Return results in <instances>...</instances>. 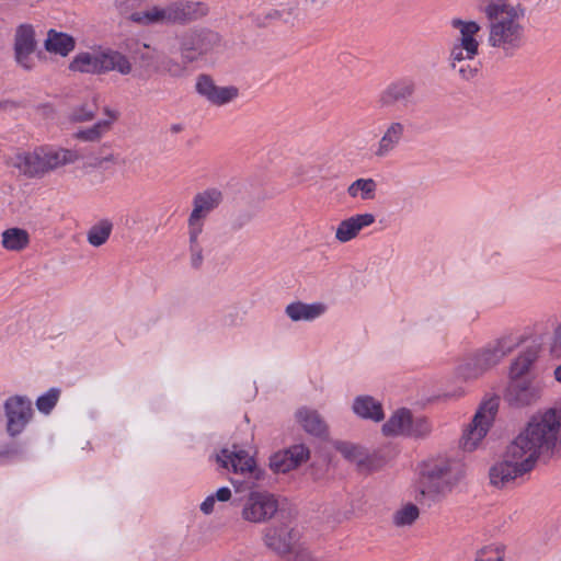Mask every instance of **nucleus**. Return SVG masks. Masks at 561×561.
<instances>
[{"instance_id": "nucleus-46", "label": "nucleus", "mask_w": 561, "mask_h": 561, "mask_svg": "<svg viewBox=\"0 0 561 561\" xmlns=\"http://www.w3.org/2000/svg\"><path fill=\"white\" fill-rule=\"evenodd\" d=\"M215 502L216 500L213 497V495H208L204 502L201 504V511L204 513V514H210L214 512V506H215Z\"/></svg>"}, {"instance_id": "nucleus-21", "label": "nucleus", "mask_w": 561, "mask_h": 561, "mask_svg": "<svg viewBox=\"0 0 561 561\" xmlns=\"http://www.w3.org/2000/svg\"><path fill=\"white\" fill-rule=\"evenodd\" d=\"M376 218L373 214H356L342 220L335 231V239L341 243H346L355 239L360 230L373 225Z\"/></svg>"}, {"instance_id": "nucleus-20", "label": "nucleus", "mask_w": 561, "mask_h": 561, "mask_svg": "<svg viewBox=\"0 0 561 561\" xmlns=\"http://www.w3.org/2000/svg\"><path fill=\"white\" fill-rule=\"evenodd\" d=\"M309 458V449L305 445H294L288 449L274 454L270 467L274 472H288Z\"/></svg>"}, {"instance_id": "nucleus-27", "label": "nucleus", "mask_w": 561, "mask_h": 561, "mask_svg": "<svg viewBox=\"0 0 561 561\" xmlns=\"http://www.w3.org/2000/svg\"><path fill=\"white\" fill-rule=\"evenodd\" d=\"M353 410L358 416L375 422H380L385 417L381 403L370 396L357 397Z\"/></svg>"}, {"instance_id": "nucleus-15", "label": "nucleus", "mask_w": 561, "mask_h": 561, "mask_svg": "<svg viewBox=\"0 0 561 561\" xmlns=\"http://www.w3.org/2000/svg\"><path fill=\"white\" fill-rule=\"evenodd\" d=\"M218 42V35L209 31L187 33L181 43L183 59L191 62L207 54Z\"/></svg>"}, {"instance_id": "nucleus-38", "label": "nucleus", "mask_w": 561, "mask_h": 561, "mask_svg": "<svg viewBox=\"0 0 561 561\" xmlns=\"http://www.w3.org/2000/svg\"><path fill=\"white\" fill-rule=\"evenodd\" d=\"M478 54H479V51H473V50L470 53H467L466 48H462V46L460 44L455 42L450 48V53H449V57H448L449 67L451 69H456L459 64H462L467 60H473L476 58V56H478Z\"/></svg>"}, {"instance_id": "nucleus-31", "label": "nucleus", "mask_w": 561, "mask_h": 561, "mask_svg": "<svg viewBox=\"0 0 561 561\" xmlns=\"http://www.w3.org/2000/svg\"><path fill=\"white\" fill-rule=\"evenodd\" d=\"M538 353L535 348L524 351L512 364L510 369L511 380L524 379L523 377L529 371L536 362Z\"/></svg>"}, {"instance_id": "nucleus-6", "label": "nucleus", "mask_w": 561, "mask_h": 561, "mask_svg": "<svg viewBox=\"0 0 561 561\" xmlns=\"http://www.w3.org/2000/svg\"><path fill=\"white\" fill-rule=\"evenodd\" d=\"M70 69L84 73H105L117 71L123 76L133 70L129 59L116 50L83 51L78 54L70 62Z\"/></svg>"}, {"instance_id": "nucleus-40", "label": "nucleus", "mask_w": 561, "mask_h": 561, "mask_svg": "<svg viewBox=\"0 0 561 561\" xmlns=\"http://www.w3.org/2000/svg\"><path fill=\"white\" fill-rule=\"evenodd\" d=\"M431 431L432 426L427 419L423 416H412V422L410 423V428L407 436L414 438H424L431 433Z\"/></svg>"}, {"instance_id": "nucleus-43", "label": "nucleus", "mask_w": 561, "mask_h": 561, "mask_svg": "<svg viewBox=\"0 0 561 561\" xmlns=\"http://www.w3.org/2000/svg\"><path fill=\"white\" fill-rule=\"evenodd\" d=\"M461 79L463 80H471L478 75V67H473L471 65H468L465 62L459 64L457 68L455 69Z\"/></svg>"}, {"instance_id": "nucleus-35", "label": "nucleus", "mask_w": 561, "mask_h": 561, "mask_svg": "<svg viewBox=\"0 0 561 561\" xmlns=\"http://www.w3.org/2000/svg\"><path fill=\"white\" fill-rule=\"evenodd\" d=\"M337 450L348 460L355 462L358 467H364L369 462V455L363 447L350 444L341 443L337 446Z\"/></svg>"}, {"instance_id": "nucleus-50", "label": "nucleus", "mask_w": 561, "mask_h": 561, "mask_svg": "<svg viewBox=\"0 0 561 561\" xmlns=\"http://www.w3.org/2000/svg\"><path fill=\"white\" fill-rule=\"evenodd\" d=\"M171 130L173 133H180L182 130V126L180 124L172 125Z\"/></svg>"}, {"instance_id": "nucleus-26", "label": "nucleus", "mask_w": 561, "mask_h": 561, "mask_svg": "<svg viewBox=\"0 0 561 561\" xmlns=\"http://www.w3.org/2000/svg\"><path fill=\"white\" fill-rule=\"evenodd\" d=\"M298 423L310 435L321 437L327 434V424L321 415L307 408H301L296 412Z\"/></svg>"}, {"instance_id": "nucleus-8", "label": "nucleus", "mask_w": 561, "mask_h": 561, "mask_svg": "<svg viewBox=\"0 0 561 561\" xmlns=\"http://www.w3.org/2000/svg\"><path fill=\"white\" fill-rule=\"evenodd\" d=\"M499 410V398L492 397L481 402L471 423L465 431L460 446L463 450L472 451L489 432Z\"/></svg>"}, {"instance_id": "nucleus-41", "label": "nucleus", "mask_w": 561, "mask_h": 561, "mask_svg": "<svg viewBox=\"0 0 561 561\" xmlns=\"http://www.w3.org/2000/svg\"><path fill=\"white\" fill-rule=\"evenodd\" d=\"M284 561H321L317 557H314L311 551L298 543L296 548L291 550V552L287 556Z\"/></svg>"}, {"instance_id": "nucleus-44", "label": "nucleus", "mask_w": 561, "mask_h": 561, "mask_svg": "<svg viewBox=\"0 0 561 561\" xmlns=\"http://www.w3.org/2000/svg\"><path fill=\"white\" fill-rule=\"evenodd\" d=\"M164 70L171 77H182L185 73V67L173 59H168L164 62Z\"/></svg>"}, {"instance_id": "nucleus-34", "label": "nucleus", "mask_w": 561, "mask_h": 561, "mask_svg": "<svg viewBox=\"0 0 561 561\" xmlns=\"http://www.w3.org/2000/svg\"><path fill=\"white\" fill-rule=\"evenodd\" d=\"M377 190V183L374 179H357L347 187V194L355 198L360 196L362 199H373Z\"/></svg>"}, {"instance_id": "nucleus-11", "label": "nucleus", "mask_w": 561, "mask_h": 561, "mask_svg": "<svg viewBox=\"0 0 561 561\" xmlns=\"http://www.w3.org/2000/svg\"><path fill=\"white\" fill-rule=\"evenodd\" d=\"M416 91V83L411 78H399L389 82L378 94L377 105L380 110H388L402 104L407 106L412 102Z\"/></svg>"}, {"instance_id": "nucleus-39", "label": "nucleus", "mask_w": 561, "mask_h": 561, "mask_svg": "<svg viewBox=\"0 0 561 561\" xmlns=\"http://www.w3.org/2000/svg\"><path fill=\"white\" fill-rule=\"evenodd\" d=\"M59 389L51 388L36 400V407L42 413L48 414L57 404L59 399Z\"/></svg>"}, {"instance_id": "nucleus-5", "label": "nucleus", "mask_w": 561, "mask_h": 561, "mask_svg": "<svg viewBox=\"0 0 561 561\" xmlns=\"http://www.w3.org/2000/svg\"><path fill=\"white\" fill-rule=\"evenodd\" d=\"M78 160V154L68 149H35L33 152L16 154L13 167L28 178H42L55 169Z\"/></svg>"}, {"instance_id": "nucleus-48", "label": "nucleus", "mask_w": 561, "mask_h": 561, "mask_svg": "<svg viewBox=\"0 0 561 561\" xmlns=\"http://www.w3.org/2000/svg\"><path fill=\"white\" fill-rule=\"evenodd\" d=\"M104 162L118 163L114 154H110L100 160L99 165L102 167Z\"/></svg>"}, {"instance_id": "nucleus-10", "label": "nucleus", "mask_w": 561, "mask_h": 561, "mask_svg": "<svg viewBox=\"0 0 561 561\" xmlns=\"http://www.w3.org/2000/svg\"><path fill=\"white\" fill-rule=\"evenodd\" d=\"M278 510L276 497L266 491H252L244 501L241 516L250 523H264Z\"/></svg>"}, {"instance_id": "nucleus-29", "label": "nucleus", "mask_w": 561, "mask_h": 561, "mask_svg": "<svg viewBox=\"0 0 561 561\" xmlns=\"http://www.w3.org/2000/svg\"><path fill=\"white\" fill-rule=\"evenodd\" d=\"M114 225L108 218H102L93 224L87 231V241L94 248L102 247L110 239Z\"/></svg>"}, {"instance_id": "nucleus-30", "label": "nucleus", "mask_w": 561, "mask_h": 561, "mask_svg": "<svg viewBox=\"0 0 561 561\" xmlns=\"http://www.w3.org/2000/svg\"><path fill=\"white\" fill-rule=\"evenodd\" d=\"M45 48L49 53L67 56L75 48V41L65 33H58L54 30L48 32L45 41Z\"/></svg>"}, {"instance_id": "nucleus-18", "label": "nucleus", "mask_w": 561, "mask_h": 561, "mask_svg": "<svg viewBox=\"0 0 561 561\" xmlns=\"http://www.w3.org/2000/svg\"><path fill=\"white\" fill-rule=\"evenodd\" d=\"M405 131V125L400 121H391L387 124L373 150V157L378 160L389 157L403 141Z\"/></svg>"}, {"instance_id": "nucleus-28", "label": "nucleus", "mask_w": 561, "mask_h": 561, "mask_svg": "<svg viewBox=\"0 0 561 561\" xmlns=\"http://www.w3.org/2000/svg\"><path fill=\"white\" fill-rule=\"evenodd\" d=\"M412 422V414L408 409H399L390 419L382 425L385 435H408L410 423Z\"/></svg>"}, {"instance_id": "nucleus-14", "label": "nucleus", "mask_w": 561, "mask_h": 561, "mask_svg": "<svg viewBox=\"0 0 561 561\" xmlns=\"http://www.w3.org/2000/svg\"><path fill=\"white\" fill-rule=\"evenodd\" d=\"M263 540L270 550L285 560L299 543V533L287 525L267 527L264 530Z\"/></svg>"}, {"instance_id": "nucleus-51", "label": "nucleus", "mask_w": 561, "mask_h": 561, "mask_svg": "<svg viewBox=\"0 0 561 561\" xmlns=\"http://www.w3.org/2000/svg\"><path fill=\"white\" fill-rule=\"evenodd\" d=\"M557 413H561V410L552 409ZM561 425L558 427V437L561 439V433H560Z\"/></svg>"}, {"instance_id": "nucleus-47", "label": "nucleus", "mask_w": 561, "mask_h": 561, "mask_svg": "<svg viewBox=\"0 0 561 561\" xmlns=\"http://www.w3.org/2000/svg\"><path fill=\"white\" fill-rule=\"evenodd\" d=\"M486 549H482L478 552V556L476 558V561H504V558L503 557H497L496 559H490V558H484V553H485Z\"/></svg>"}, {"instance_id": "nucleus-19", "label": "nucleus", "mask_w": 561, "mask_h": 561, "mask_svg": "<svg viewBox=\"0 0 561 561\" xmlns=\"http://www.w3.org/2000/svg\"><path fill=\"white\" fill-rule=\"evenodd\" d=\"M222 193L217 188H208L197 193L193 197V209L187 220L205 225L207 216L222 203Z\"/></svg>"}, {"instance_id": "nucleus-36", "label": "nucleus", "mask_w": 561, "mask_h": 561, "mask_svg": "<svg viewBox=\"0 0 561 561\" xmlns=\"http://www.w3.org/2000/svg\"><path fill=\"white\" fill-rule=\"evenodd\" d=\"M420 516L419 507L412 503L404 505L393 515V524L398 527L411 526Z\"/></svg>"}, {"instance_id": "nucleus-45", "label": "nucleus", "mask_w": 561, "mask_h": 561, "mask_svg": "<svg viewBox=\"0 0 561 561\" xmlns=\"http://www.w3.org/2000/svg\"><path fill=\"white\" fill-rule=\"evenodd\" d=\"M213 497L216 500V501H219V502H227L230 500L231 497V490L227 486H222L220 489H218L216 491V493L211 494Z\"/></svg>"}, {"instance_id": "nucleus-49", "label": "nucleus", "mask_w": 561, "mask_h": 561, "mask_svg": "<svg viewBox=\"0 0 561 561\" xmlns=\"http://www.w3.org/2000/svg\"><path fill=\"white\" fill-rule=\"evenodd\" d=\"M553 375L556 380L561 382V364L554 368Z\"/></svg>"}, {"instance_id": "nucleus-4", "label": "nucleus", "mask_w": 561, "mask_h": 561, "mask_svg": "<svg viewBox=\"0 0 561 561\" xmlns=\"http://www.w3.org/2000/svg\"><path fill=\"white\" fill-rule=\"evenodd\" d=\"M465 476L461 461L451 458H436L424 463L421 477V496H445Z\"/></svg>"}, {"instance_id": "nucleus-24", "label": "nucleus", "mask_w": 561, "mask_h": 561, "mask_svg": "<svg viewBox=\"0 0 561 561\" xmlns=\"http://www.w3.org/2000/svg\"><path fill=\"white\" fill-rule=\"evenodd\" d=\"M325 311V306L321 302L316 304H305L301 301H296L289 304L285 312L289 319L293 321H311Z\"/></svg>"}, {"instance_id": "nucleus-3", "label": "nucleus", "mask_w": 561, "mask_h": 561, "mask_svg": "<svg viewBox=\"0 0 561 561\" xmlns=\"http://www.w3.org/2000/svg\"><path fill=\"white\" fill-rule=\"evenodd\" d=\"M208 7L199 1L176 0L165 7L148 5L131 12L128 19L141 26L185 24L205 16Z\"/></svg>"}, {"instance_id": "nucleus-23", "label": "nucleus", "mask_w": 561, "mask_h": 561, "mask_svg": "<svg viewBox=\"0 0 561 561\" xmlns=\"http://www.w3.org/2000/svg\"><path fill=\"white\" fill-rule=\"evenodd\" d=\"M451 26L459 31V37L456 43L466 48L467 53L479 51L480 43L477 35L481 31V25L476 21H465L461 19H453Z\"/></svg>"}, {"instance_id": "nucleus-2", "label": "nucleus", "mask_w": 561, "mask_h": 561, "mask_svg": "<svg viewBox=\"0 0 561 561\" xmlns=\"http://www.w3.org/2000/svg\"><path fill=\"white\" fill-rule=\"evenodd\" d=\"M486 21L488 45L511 57L525 42V8L510 0H478Z\"/></svg>"}, {"instance_id": "nucleus-12", "label": "nucleus", "mask_w": 561, "mask_h": 561, "mask_svg": "<svg viewBox=\"0 0 561 561\" xmlns=\"http://www.w3.org/2000/svg\"><path fill=\"white\" fill-rule=\"evenodd\" d=\"M7 432L14 437L23 432L33 416L32 401L22 396H13L4 402Z\"/></svg>"}, {"instance_id": "nucleus-37", "label": "nucleus", "mask_w": 561, "mask_h": 561, "mask_svg": "<svg viewBox=\"0 0 561 561\" xmlns=\"http://www.w3.org/2000/svg\"><path fill=\"white\" fill-rule=\"evenodd\" d=\"M98 112L95 98L90 102L82 103L75 106L70 113V121L72 122H88L94 118Z\"/></svg>"}, {"instance_id": "nucleus-52", "label": "nucleus", "mask_w": 561, "mask_h": 561, "mask_svg": "<svg viewBox=\"0 0 561 561\" xmlns=\"http://www.w3.org/2000/svg\"><path fill=\"white\" fill-rule=\"evenodd\" d=\"M232 484L237 485V483H240L239 481L231 480Z\"/></svg>"}, {"instance_id": "nucleus-16", "label": "nucleus", "mask_w": 561, "mask_h": 561, "mask_svg": "<svg viewBox=\"0 0 561 561\" xmlns=\"http://www.w3.org/2000/svg\"><path fill=\"white\" fill-rule=\"evenodd\" d=\"M36 49L35 32L32 25H20L14 35V57L15 61L24 69L34 67L33 54Z\"/></svg>"}, {"instance_id": "nucleus-13", "label": "nucleus", "mask_w": 561, "mask_h": 561, "mask_svg": "<svg viewBox=\"0 0 561 561\" xmlns=\"http://www.w3.org/2000/svg\"><path fill=\"white\" fill-rule=\"evenodd\" d=\"M196 92L215 106H225L239 98V89L234 85H217L208 75H199L195 84Z\"/></svg>"}, {"instance_id": "nucleus-1", "label": "nucleus", "mask_w": 561, "mask_h": 561, "mask_svg": "<svg viewBox=\"0 0 561 561\" xmlns=\"http://www.w3.org/2000/svg\"><path fill=\"white\" fill-rule=\"evenodd\" d=\"M560 425L561 413L547 410L535 414L526 427L506 446L503 460L490 469L491 484L505 488L530 472L540 458L560 457Z\"/></svg>"}, {"instance_id": "nucleus-25", "label": "nucleus", "mask_w": 561, "mask_h": 561, "mask_svg": "<svg viewBox=\"0 0 561 561\" xmlns=\"http://www.w3.org/2000/svg\"><path fill=\"white\" fill-rule=\"evenodd\" d=\"M107 119L96 122L93 126L78 130L73 136L78 140L94 142L99 141L112 127L117 114L108 107L105 108Z\"/></svg>"}, {"instance_id": "nucleus-17", "label": "nucleus", "mask_w": 561, "mask_h": 561, "mask_svg": "<svg viewBox=\"0 0 561 561\" xmlns=\"http://www.w3.org/2000/svg\"><path fill=\"white\" fill-rule=\"evenodd\" d=\"M541 394L539 385L529 379H513L510 381L505 398L507 402L515 407H525L536 402Z\"/></svg>"}, {"instance_id": "nucleus-7", "label": "nucleus", "mask_w": 561, "mask_h": 561, "mask_svg": "<svg viewBox=\"0 0 561 561\" xmlns=\"http://www.w3.org/2000/svg\"><path fill=\"white\" fill-rule=\"evenodd\" d=\"M517 342L510 336H503L485 347L477 351L465 364L462 375L466 378H476L495 366L503 357L517 346Z\"/></svg>"}, {"instance_id": "nucleus-33", "label": "nucleus", "mask_w": 561, "mask_h": 561, "mask_svg": "<svg viewBox=\"0 0 561 561\" xmlns=\"http://www.w3.org/2000/svg\"><path fill=\"white\" fill-rule=\"evenodd\" d=\"M135 59L138 68L149 77L151 72H157L159 68L156 66L157 56L154 49H151L149 45L142 44L135 50Z\"/></svg>"}, {"instance_id": "nucleus-32", "label": "nucleus", "mask_w": 561, "mask_h": 561, "mask_svg": "<svg viewBox=\"0 0 561 561\" xmlns=\"http://www.w3.org/2000/svg\"><path fill=\"white\" fill-rule=\"evenodd\" d=\"M30 243V236L26 230L10 228L2 232V247L9 251H21Z\"/></svg>"}, {"instance_id": "nucleus-9", "label": "nucleus", "mask_w": 561, "mask_h": 561, "mask_svg": "<svg viewBox=\"0 0 561 561\" xmlns=\"http://www.w3.org/2000/svg\"><path fill=\"white\" fill-rule=\"evenodd\" d=\"M216 461L225 469L248 477L244 481L248 489L254 488L255 482L264 477V471L256 467L254 459L245 450L224 448L216 455Z\"/></svg>"}, {"instance_id": "nucleus-42", "label": "nucleus", "mask_w": 561, "mask_h": 561, "mask_svg": "<svg viewBox=\"0 0 561 561\" xmlns=\"http://www.w3.org/2000/svg\"><path fill=\"white\" fill-rule=\"evenodd\" d=\"M252 220V215L249 211H241L237 214L230 221V229L239 231L243 229Z\"/></svg>"}, {"instance_id": "nucleus-22", "label": "nucleus", "mask_w": 561, "mask_h": 561, "mask_svg": "<svg viewBox=\"0 0 561 561\" xmlns=\"http://www.w3.org/2000/svg\"><path fill=\"white\" fill-rule=\"evenodd\" d=\"M204 226L202 222L187 220L190 263L195 270L201 268L204 262V247L206 243Z\"/></svg>"}]
</instances>
